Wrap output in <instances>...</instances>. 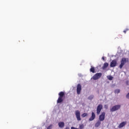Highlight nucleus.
I'll list each match as a JSON object with an SVG mask.
<instances>
[{"label":"nucleus","instance_id":"obj_22","mask_svg":"<svg viewBox=\"0 0 129 129\" xmlns=\"http://www.w3.org/2000/svg\"><path fill=\"white\" fill-rule=\"evenodd\" d=\"M126 98H127V99H129V93H128L126 95Z\"/></svg>","mask_w":129,"mask_h":129},{"label":"nucleus","instance_id":"obj_10","mask_svg":"<svg viewBox=\"0 0 129 129\" xmlns=\"http://www.w3.org/2000/svg\"><path fill=\"white\" fill-rule=\"evenodd\" d=\"M95 113L94 112H92L91 113V116L89 118V121H92V120H94L95 119Z\"/></svg>","mask_w":129,"mask_h":129},{"label":"nucleus","instance_id":"obj_19","mask_svg":"<svg viewBox=\"0 0 129 129\" xmlns=\"http://www.w3.org/2000/svg\"><path fill=\"white\" fill-rule=\"evenodd\" d=\"M115 93H117V94H118V93H119V92H120V90L119 89H116L115 90Z\"/></svg>","mask_w":129,"mask_h":129},{"label":"nucleus","instance_id":"obj_14","mask_svg":"<svg viewBox=\"0 0 129 129\" xmlns=\"http://www.w3.org/2000/svg\"><path fill=\"white\" fill-rule=\"evenodd\" d=\"M108 67V63L107 62H105L102 67V69L104 70L105 68H107Z\"/></svg>","mask_w":129,"mask_h":129},{"label":"nucleus","instance_id":"obj_11","mask_svg":"<svg viewBox=\"0 0 129 129\" xmlns=\"http://www.w3.org/2000/svg\"><path fill=\"white\" fill-rule=\"evenodd\" d=\"M126 124V121H123L119 124V125L118 126V127L119 128H121V127H123V126H124V125H125Z\"/></svg>","mask_w":129,"mask_h":129},{"label":"nucleus","instance_id":"obj_5","mask_svg":"<svg viewBox=\"0 0 129 129\" xmlns=\"http://www.w3.org/2000/svg\"><path fill=\"white\" fill-rule=\"evenodd\" d=\"M120 108V105H116L113 106L111 109L110 111L111 112H113L114 111H116V110H118Z\"/></svg>","mask_w":129,"mask_h":129},{"label":"nucleus","instance_id":"obj_8","mask_svg":"<svg viewBox=\"0 0 129 129\" xmlns=\"http://www.w3.org/2000/svg\"><path fill=\"white\" fill-rule=\"evenodd\" d=\"M81 90H82V87L81 86V84H78L77 86V94H80V93H81Z\"/></svg>","mask_w":129,"mask_h":129},{"label":"nucleus","instance_id":"obj_18","mask_svg":"<svg viewBox=\"0 0 129 129\" xmlns=\"http://www.w3.org/2000/svg\"><path fill=\"white\" fill-rule=\"evenodd\" d=\"M107 78H108V79L109 80H110V81H111V80H112V79H113V77H112L111 76H108V77H107Z\"/></svg>","mask_w":129,"mask_h":129},{"label":"nucleus","instance_id":"obj_12","mask_svg":"<svg viewBox=\"0 0 129 129\" xmlns=\"http://www.w3.org/2000/svg\"><path fill=\"white\" fill-rule=\"evenodd\" d=\"M101 124V121L98 120L95 124V127H98Z\"/></svg>","mask_w":129,"mask_h":129},{"label":"nucleus","instance_id":"obj_1","mask_svg":"<svg viewBox=\"0 0 129 129\" xmlns=\"http://www.w3.org/2000/svg\"><path fill=\"white\" fill-rule=\"evenodd\" d=\"M59 97L57 100V103H61V102H63L64 99V95H65V93L63 92H60L58 94Z\"/></svg>","mask_w":129,"mask_h":129},{"label":"nucleus","instance_id":"obj_13","mask_svg":"<svg viewBox=\"0 0 129 129\" xmlns=\"http://www.w3.org/2000/svg\"><path fill=\"white\" fill-rule=\"evenodd\" d=\"M58 126L59 127H60L61 128H62V127H64L65 126V123L64 122H58Z\"/></svg>","mask_w":129,"mask_h":129},{"label":"nucleus","instance_id":"obj_3","mask_svg":"<svg viewBox=\"0 0 129 129\" xmlns=\"http://www.w3.org/2000/svg\"><path fill=\"white\" fill-rule=\"evenodd\" d=\"M127 61V58H125L124 57L122 58L121 60L120 64L119 65L120 69H122V67H123L125 63H126Z\"/></svg>","mask_w":129,"mask_h":129},{"label":"nucleus","instance_id":"obj_20","mask_svg":"<svg viewBox=\"0 0 129 129\" xmlns=\"http://www.w3.org/2000/svg\"><path fill=\"white\" fill-rule=\"evenodd\" d=\"M79 128L80 129H83V128H84V125L83 124H80L79 125Z\"/></svg>","mask_w":129,"mask_h":129},{"label":"nucleus","instance_id":"obj_6","mask_svg":"<svg viewBox=\"0 0 129 129\" xmlns=\"http://www.w3.org/2000/svg\"><path fill=\"white\" fill-rule=\"evenodd\" d=\"M103 107L102 104H99L98 105V106L97 107V109H96V113H97V115H99V114H100V112L102 110Z\"/></svg>","mask_w":129,"mask_h":129},{"label":"nucleus","instance_id":"obj_24","mask_svg":"<svg viewBox=\"0 0 129 129\" xmlns=\"http://www.w3.org/2000/svg\"><path fill=\"white\" fill-rule=\"evenodd\" d=\"M126 31H128V29H126V30H124L123 33H124V34H126Z\"/></svg>","mask_w":129,"mask_h":129},{"label":"nucleus","instance_id":"obj_17","mask_svg":"<svg viewBox=\"0 0 129 129\" xmlns=\"http://www.w3.org/2000/svg\"><path fill=\"white\" fill-rule=\"evenodd\" d=\"M88 114L87 113H84L81 115L82 117H85L86 116H87Z\"/></svg>","mask_w":129,"mask_h":129},{"label":"nucleus","instance_id":"obj_16","mask_svg":"<svg viewBox=\"0 0 129 129\" xmlns=\"http://www.w3.org/2000/svg\"><path fill=\"white\" fill-rule=\"evenodd\" d=\"M93 97H94V96L90 95L88 97V99H89V100H92V99H93Z\"/></svg>","mask_w":129,"mask_h":129},{"label":"nucleus","instance_id":"obj_4","mask_svg":"<svg viewBox=\"0 0 129 129\" xmlns=\"http://www.w3.org/2000/svg\"><path fill=\"white\" fill-rule=\"evenodd\" d=\"M75 115L78 121L81 120V116L80 115V111L78 110L75 111Z\"/></svg>","mask_w":129,"mask_h":129},{"label":"nucleus","instance_id":"obj_25","mask_svg":"<svg viewBox=\"0 0 129 129\" xmlns=\"http://www.w3.org/2000/svg\"><path fill=\"white\" fill-rule=\"evenodd\" d=\"M71 129H78V128H76L75 127L72 126V127H71Z\"/></svg>","mask_w":129,"mask_h":129},{"label":"nucleus","instance_id":"obj_26","mask_svg":"<svg viewBox=\"0 0 129 129\" xmlns=\"http://www.w3.org/2000/svg\"><path fill=\"white\" fill-rule=\"evenodd\" d=\"M102 60H103V61H104V60H105L104 57H102Z\"/></svg>","mask_w":129,"mask_h":129},{"label":"nucleus","instance_id":"obj_23","mask_svg":"<svg viewBox=\"0 0 129 129\" xmlns=\"http://www.w3.org/2000/svg\"><path fill=\"white\" fill-rule=\"evenodd\" d=\"M104 108H106V109H107V108H108V106L107 105H105Z\"/></svg>","mask_w":129,"mask_h":129},{"label":"nucleus","instance_id":"obj_7","mask_svg":"<svg viewBox=\"0 0 129 129\" xmlns=\"http://www.w3.org/2000/svg\"><path fill=\"white\" fill-rule=\"evenodd\" d=\"M105 119V112H102L99 116V120L103 121Z\"/></svg>","mask_w":129,"mask_h":129},{"label":"nucleus","instance_id":"obj_21","mask_svg":"<svg viewBox=\"0 0 129 129\" xmlns=\"http://www.w3.org/2000/svg\"><path fill=\"white\" fill-rule=\"evenodd\" d=\"M53 127V124H50L47 127V129H52Z\"/></svg>","mask_w":129,"mask_h":129},{"label":"nucleus","instance_id":"obj_15","mask_svg":"<svg viewBox=\"0 0 129 129\" xmlns=\"http://www.w3.org/2000/svg\"><path fill=\"white\" fill-rule=\"evenodd\" d=\"M90 71L92 73H95V69L94 68V67H91V68L90 69Z\"/></svg>","mask_w":129,"mask_h":129},{"label":"nucleus","instance_id":"obj_2","mask_svg":"<svg viewBox=\"0 0 129 129\" xmlns=\"http://www.w3.org/2000/svg\"><path fill=\"white\" fill-rule=\"evenodd\" d=\"M101 76H102V73H97L93 76L92 79H93V80H98Z\"/></svg>","mask_w":129,"mask_h":129},{"label":"nucleus","instance_id":"obj_9","mask_svg":"<svg viewBox=\"0 0 129 129\" xmlns=\"http://www.w3.org/2000/svg\"><path fill=\"white\" fill-rule=\"evenodd\" d=\"M116 64H117V61L116 59H113L110 63V67H115L116 66Z\"/></svg>","mask_w":129,"mask_h":129}]
</instances>
